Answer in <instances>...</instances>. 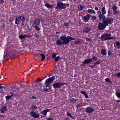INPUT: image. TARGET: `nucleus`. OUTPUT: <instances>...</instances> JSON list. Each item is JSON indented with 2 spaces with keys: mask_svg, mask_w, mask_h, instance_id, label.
<instances>
[{
  "mask_svg": "<svg viewBox=\"0 0 120 120\" xmlns=\"http://www.w3.org/2000/svg\"><path fill=\"white\" fill-rule=\"evenodd\" d=\"M70 117L71 118L73 119H74L75 118V117L74 116H72L71 115L70 116Z\"/></svg>",
  "mask_w": 120,
  "mask_h": 120,
  "instance_id": "nucleus-57",
  "label": "nucleus"
},
{
  "mask_svg": "<svg viewBox=\"0 0 120 120\" xmlns=\"http://www.w3.org/2000/svg\"><path fill=\"white\" fill-rule=\"evenodd\" d=\"M77 100L74 98H72L70 101L72 103H74L76 102L77 101Z\"/></svg>",
  "mask_w": 120,
  "mask_h": 120,
  "instance_id": "nucleus-29",
  "label": "nucleus"
},
{
  "mask_svg": "<svg viewBox=\"0 0 120 120\" xmlns=\"http://www.w3.org/2000/svg\"><path fill=\"white\" fill-rule=\"evenodd\" d=\"M67 115L69 116H70L71 115V114L69 112H67Z\"/></svg>",
  "mask_w": 120,
  "mask_h": 120,
  "instance_id": "nucleus-43",
  "label": "nucleus"
},
{
  "mask_svg": "<svg viewBox=\"0 0 120 120\" xmlns=\"http://www.w3.org/2000/svg\"><path fill=\"white\" fill-rule=\"evenodd\" d=\"M66 4L68 5V4H63L61 2L59 1L57 3V7L55 8L57 9L59 8L60 9H64L66 8Z\"/></svg>",
  "mask_w": 120,
  "mask_h": 120,
  "instance_id": "nucleus-2",
  "label": "nucleus"
},
{
  "mask_svg": "<svg viewBox=\"0 0 120 120\" xmlns=\"http://www.w3.org/2000/svg\"><path fill=\"white\" fill-rule=\"evenodd\" d=\"M81 93L82 94H84V95H85V94L86 93L85 91H81Z\"/></svg>",
  "mask_w": 120,
  "mask_h": 120,
  "instance_id": "nucleus-47",
  "label": "nucleus"
},
{
  "mask_svg": "<svg viewBox=\"0 0 120 120\" xmlns=\"http://www.w3.org/2000/svg\"><path fill=\"white\" fill-rule=\"evenodd\" d=\"M84 95L85 96V97L86 98H88V96L86 94V93Z\"/></svg>",
  "mask_w": 120,
  "mask_h": 120,
  "instance_id": "nucleus-53",
  "label": "nucleus"
},
{
  "mask_svg": "<svg viewBox=\"0 0 120 120\" xmlns=\"http://www.w3.org/2000/svg\"><path fill=\"white\" fill-rule=\"evenodd\" d=\"M45 6L46 7H47V8H50L52 7L53 6V5H50L49 4V3H47L45 4Z\"/></svg>",
  "mask_w": 120,
  "mask_h": 120,
  "instance_id": "nucleus-18",
  "label": "nucleus"
},
{
  "mask_svg": "<svg viewBox=\"0 0 120 120\" xmlns=\"http://www.w3.org/2000/svg\"><path fill=\"white\" fill-rule=\"evenodd\" d=\"M91 17V15H88L85 16L84 18V21L86 22H88L90 17Z\"/></svg>",
  "mask_w": 120,
  "mask_h": 120,
  "instance_id": "nucleus-13",
  "label": "nucleus"
},
{
  "mask_svg": "<svg viewBox=\"0 0 120 120\" xmlns=\"http://www.w3.org/2000/svg\"><path fill=\"white\" fill-rule=\"evenodd\" d=\"M64 25L68 27V25L67 23H65L64 24Z\"/></svg>",
  "mask_w": 120,
  "mask_h": 120,
  "instance_id": "nucleus-51",
  "label": "nucleus"
},
{
  "mask_svg": "<svg viewBox=\"0 0 120 120\" xmlns=\"http://www.w3.org/2000/svg\"><path fill=\"white\" fill-rule=\"evenodd\" d=\"M37 58V57L35 56L34 57V59L35 60H36Z\"/></svg>",
  "mask_w": 120,
  "mask_h": 120,
  "instance_id": "nucleus-63",
  "label": "nucleus"
},
{
  "mask_svg": "<svg viewBox=\"0 0 120 120\" xmlns=\"http://www.w3.org/2000/svg\"><path fill=\"white\" fill-rule=\"evenodd\" d=\"M36 98L35 96H32L31 98V99H35Z\"/></svg>",
  "mask_w": 120,
  "mask_h": 120,
  "instance_id": "nucleus-49",
  "label": "nucleus"
},
{
  "mask_svg": "<svg viewBox=\"0 0 120 120\" xmlns=\"http://www.w3.org/2000/svg\"><path fill=\"white\" fill-rule=\"evenodd\" d=\"M25 35H20L19 36V37L20 39H23L25 38Z\"/></svg>",
  "mask_w": 120,
  "mask_h": 120,
  "instance_id": "nucleus-33",
  "label": "nucleus"
},
{
  "mask_svg": "<svg viewBox=\"0 0 120 120\" xmlns=\"http://www.w3.org/2000/svg\"><path fill=\"white\" fill-rule=\"evenodd\" d=\"M89 66L90 67H92V68H94V67L93 66L90 65Z\"/></svg>",
  "mask_w": 120,
  "mask_h": 120,
  "instance_id": "nucleus-61",
  "label": "nucleus"
},
{
  "mask_svg": "<svg viewBox=\"0 0 120 120\" xmlns=\"http://www.w3.org/2000/svg\"><path fill=\"white\" fill-rule=\"evenodd\" d=\"M116 102H120V100H117L116 101Z\"/></svg>",
  "mask_w": 120,
  "mask_h": 120,
  "instance_id": "nucleus-59",
  "label": "nucleus"
},
{
  "mask_svg": "<svg viewBox=\"0 0 120 120\" xmlns=\"http://www.w3.org/2000/svg\"><path fill=\"white\" fill-rule=\"evenodd\" d=\"M4 1L3 0H0V4L3 3H4Z\"/></svg>",
  "mask_w": 120,
  "mask_h": 120,
  "instance_id": "nucleus-45",
  "label": "nucleus"
},
{
  "mask_svg": "<svg viewBox=\"0 0 120 120\" xmlns=\"http://www.w3.org/2000/svg\"><path fill=\"white\" fill-rule=\"evenodd\" d=\"M7 109V107L5 106H4L2 107L1 109V112L4 113V112L6 111Z\"/></svg>",
  "mask_w": 120,
  "mask_h": 120,
  "instance_id": "nucleus-15",
  "label": "nucleus"
},
{
  "mask_svg": "<svg viewBox=\"0 0 120 120\" xmlns=\"http://www.w3.org/2000/svg\"><path fill=\"white\" fill-rule=\"evenodd\" d=\"M90 27H85L83 30V32L85 33H87L90 30Z\"/></svg>",
  "mask_w": 120,
  "mask_h": 120,
  "instance_id": "nucleus-14",
  "label": "nucleus"
},
{
  "mask_svg": "<svg viewBox=\"0 0 120 120\" xmlns=\"http://www.w3.org/2000/svg\"><path fill=\"white\" fill-rule=\"evenodd\" d=\"M88 12L89 13H94L95 14V12L93 10L89 9L87 10Z\"/></svg>",
  "mask_w": 120,
  "mask_h": 120,
  "instance_id": "nucleus-22",
  "label": "nucleus"
},
{
  "mask_svg": "<svg viewBox=\"0 0 120 120\" xmlns=\"http://www.w3.org/2000/svg\"><path fill=\"white\" fill-rule=\"evenodd\" d=\"M95 9L96 10H98V7L97 6L95 7Z\"/></svg>",
  "mask_w": 120,
  "mask_h": 120,
  "instance_id": "nucleus-54",
  "label": "nucleus"
},
{
  "mask_svg": "<svg viewBox=\"0 0 120 120\" xmlns=\"http://www.w3.org/2000/svg\"><path fill=\"white\" fill-rule=\"evenodd\" d=\"M110 36V34H105L101 36V39L102 41L109 40V37Z\"/></svg>",
  "mask_w": 120,
  "mask_h": 120,
  "instance_id": "nucleus-8",
  "label": "nucleus"
},
{
  "mask_svg": "<svg viewBox=\"0 0 120 120\" xmlns=\"http://www.w3.org/2000/svg\"><path fill=\"white\" fill-rule=\"evenodd\" d=\"M98 17L99 18V19L103 22L104 21L105 19V17L104 14H101L100 15H99L98 16Z\"/></svg>",
  "mask_w": 120,
  "mask_h": 120,
  "instance_id": "nucleus-12",
  "label": "nucleus"
},
{
  "mask_svg": "<svg viewBox=\"0 0 120 120\" xmlns=\"http://www.w3.org/2000/svg\"><path fill=\"white\" fill-rule=\"evenodd\" d=\"M51 110L50 109H48L46 110H44L42 111L41 113L44 115H46L47 112Z\"/></svg>",
  "mask_w": 120,
  "mask_h": 120,
  "instance_id": "nucleus-16",
  "label": "nucleus"
},
{
  "mask_svg": "<svg viewBox=\"0 0 120 120\" xmlns=\"http://www.w3.org/2000/svg\"><path fill=\"white\" fill-rule=\"evenodd\" d=\"M108 16H110L112 14V13L109 10L108 12Z\"/></svg>",
  "mask_w": 120,
  "mask_h": 120,
  "instance_id": "nucleus-41",
  "label": "nucleus"
},
{
  "mask_svg": "<svg viewBox=\"0 0 120 120\" xmlns=\"http://www.w3.org/2000/svg\"><path fill=\"white\" fill-rule=\"evenodd\" d=\"M92 18H91V19L92 21H94L96 19L97 17L96 16H91Z\"/></svg>",
  "mask_w": 120,
  "mask_h": 120,
  "instance_id": "nucleus-32",
  "label": "nucleus"
},
{
  "mask_svg": "<svg viewBox=\"0 0 120 120\" xmlns=\"http://www.w3.org/2000/svg\"><path fill=\"white\" fill-rule=\"evenodd\" d=\"M66 120H69V119L68 118H66Z\"/></svg>",
  "mask_w": 120,
  "mask_h": 120,
  "instance_id": "nucleus-64",
  "label": "nucleus"
},
{
  "mask_svg": "<svg viewBox=\"0 0 120 120\" xmlns=\"http://www.w3.org/2000/svg\"><path fill=\"white\" fill-rule=\"evenodd\" d=\"M25 18L23 16H20L18 18L15 19V23L17 24H18L19 22H22L24 21Z\"/></svg>",
  "mask_w": 120,
  "mask_h": 120,
  "instance_id": "nucleus-4",
  "label": "nucleus"
},
{
  "mask_svg": "<svg viewBox=\"0 0 120 120\" xmlns=\"http://www.w3.org/2000/svg\"><path fill=\"white\" fill-rule=\"evenodd\" d=\"M101 53L103 55L106 54V50L104 49H102L101 52Z\"/></svg>",
  "mask_w": 120,
  "mask_h": 120,
  "instance_id": "nucleus-19",
  "label": "nucleus"
},
{
  "mask_svg": "<svg viewBox=\"0 0 120 120\" xmlns=\"http://www.w3.org/2000/svg\"><path fill=\"white\" fill-rule=\"evenodd\" d=\"M66 35H64L61 36L60 39L57 40L56 43L58 45H66L69 43L70 41L72 40H75V38H73L70 36L66 37Z\"/></svg>",
  "mask_w": 120,
  "mask_h": 120,
  "instance_id": "nucleus-1",
  "label": "nucleus"
},
{
  "mask_svg": "<svg viewBox=\"0 0 120 120\" xmlns=\"http://www.w3.org/2000/svg\"><path fill=\"white\" fill-rule=\"evenodd\" d=\"M60 58V57L58 56L57 57H56L55 59V60L56 62H57L58 60Z\"/></svg>",
  "mask_w": 120,
  "mask_h": 120,
  "instance_id": "nucleus-36",
  "label": "nucleus"
},
{
  "mask_svg": "<svg viewBox=\"0 0 120 120\" xmlns=\"http://www.w3.org/2000/svg\"><path fill=\"white\" fill-rule=\"evenodd\" d=\"M112 52L110 51H109L108 52V54L109 55H111L112 54Z\"/></svg>",
  "mask_w": 120,
  "mask_h": 120,
  "instance_id": "nucleus-44",
  "label": "nucleus"
},
{
  "mask_svg": "<svg viewBox=\"0 0 120 120\" xmlns=\"http://www.w3.org/2000/svg\"><path fill=\"white\" fill-rule=\"evenodd\" d=\"M116 43L117 46H119L120 45V42H116Z\"/></svg>",
  "mask_w": 120,
  "mask_h": 120,
  "instance_id": "nucleus-39",
  "label": "nucleus"
},
{
  "mask_svg": "<svg viewBox=\"0 0 120 120\" xmlns=\"http://www.w3.org/2000/svg\"><path fill=\"white\" fill-rule=\"evenodd\" d=\"M115 13H113V14L114 15H116L117 14L118 15L119 14V11H115Z\"/></svg>",
  "mask_w": 120,
  "mask_h": 120,
  "instance_id": "nucleus-38",
  "label": "nucleus"
},
{
  "mask_svg": "<svg viewBox=\"0 0 120 120\" xmlns=\"http://www.w3.org/2000/svg\"><path fill=\"white\" fill-rule=\"evenodd\" d=\"M113 22V19L112 17H108L105 19L103 22L107 26L108 24H111Z\"/></svg>",
  "mask_w": 120,
  "mask_h": 120,
  "instance_id": "nucleus-3",
  "label": "nucleus"
},
{
  "mask_svg": "<svg viewBox=\"0 0 120 120\" xmlns=\"http://www.w3.org/2000/svg\"><path fill=\"white\" fill-rule=\"evenodd\" d=\"M13 96V95H12L11 96H6L5 98L7 99H9L11 98Z\"/></svg>",
  "mask_w": 120,
  "mask_h": 120,
  "instance_id": "nucleus-30",
  "label": "nucleus"
},
{
  "mask_svg": "<svg viewBox=\"0 0 120 120\" xmlns=\"http://www.w3.org/2000/svg\"><path fill=\"white\" fill-rule=\"evenodd\" d=\"M100 62L99 61H98L95 63L94 64V65H96V64H100Z\"/></svg>",
  "mask_w": 120,
  "mask_h": 120,
  "instance_id": "nucleus-40",
  "label": "nucleus"
},
{
  "mask_svg": "<svg viewBox=\"0 0 120 120\" xmlns=\"http://www.w3.org/2000/svg\"><path fill=\"white\" fill-rule=\"evenodd\" d=\"M65 84V83H64L59 82L53 84L52 86L55 89L59 88L61 87L62 86L64 85Z\"/></svg>",
  "mask_w": 120,
  "mask_h": 120,
  "instance_id": "nucleus-6",
  "label": "nucleus"
},
{
  "mask_svg": "<svg viewBox=\"0 0 120 120\" xmlns=\"http://www.w3.org/2000/svg\"><path fill=\"white\" fill-rule=\"evenodd\" d=\"M107 26L104 23V22L101 23L99 22L98 26V29L100 30H104Z\"/></svg>",
  "mask_w": 120,
  "mask_h": 120,
  "instance_id": "nucleus-5",
  "label": "nucleus"
},
{
  "mask_svg": "<svg viewBox=\"0 0 120 120\" xmlns=\"http://www.w3.org/2000/svg\"><path fill=\"white\" fill-rule=\"evenodd\" d=\"M105 81L106 82H111V81L109 78H106L105 79Z\"/></svg>",
  "mask_w": 120,
  "mask_h": 120,
  "instance_id": "nucleus-31",
  "label": "nucleus"
},
{
  "mask_svg": "<svg viewBox=\"0 0 120 120\" xmlns=\"http://www.w3.org/2000/svg\"><path fill=\"white\" fill-rule=\"evenodd\" d=\"M81 107V105H80V104H78L77 105V107Z\"/></svg>",
  "mask_w": 120,
  "mask_h": 120,
  "instance_id": "nucleus-48",
  "label": "nucleus"
},
{
  "mask_svg": "<svg viewBox=\"0 0 120 120\" xmlns=\"http://www.w3.org/2000/svg\"><path fill=\"white\" fill-rule=\"evenodd\" d=\"M30 114L33 117L35 118H38L39 116V115L38 114L32 111L30 112Z\"/></svg>",
  "mask_w": 120,
  "mask_h": 120,
  "instance_id": "nucleus-9",
  "label": "nucleus"
},
{
  "mask_svg": "<svg viewBox=\"0 0 120 120\" xmlns=\"http://www.w3.org/2000/svg\"><path fill=\"white\" fill-rule=\"evenodd\" d=\"M86 111L87 113H90L93 112L94 111V109L92 108L88 107L86 108Z\"/></svg>",
  "mask_w": 120,
  "mask_h": 120,
  "instance_id": "nucleus-10",
  "label": "nucleus"
},
{
  "mask_svg": "<svg viewBox=\"0 0 120 120\" xmlns=\"http://www.w3.org/2000/svg\"><path fill=\"white\" fill-rule=\"evenodd\" d=\"M113 38V37H109V40L112 39Z\"/></svg>",
  "mask_w": 120,
  "mask_h": 120,
  "instance_id": "nucleus-58",
  "label": "nucleus"
},
{
  "mask_svg": "<svg viewBox=\"0 0 120 120\" xmlns=\"http://www.w3.org/2000/svg\"><path fill=\"white\" fill-rule=\"evenodd\" d=\"M86 40L87 41H89L90 40V38H86Z\"/></svg>",
  "mask_w": 120,
  "mask_h": 120,
  "instance_id": "nucleus-46",
  "label": "nucleus"
},
{
  "mask_svg": "<svg viewBox=\"0 0 120 120\" xmlns=\"http://www.w3.org/2000/svg\"><path fill=\"white\" fill-rule=\"evenodd\" d=\"M55 76H53L52 77L47 79L45 82V85H49L55 79Z\"/></svg>",
  "mask_w": 120,
  "mask_h": 120,
  "instance_id": "nucleus-7",
  "label": "nucleus"
},
{
  "mask_svg": "<svg viewBox=\"0 0 120 120\" xmlns=\"http://www.w3.org/2000/svg\"><path fill=\"white\" fill-rule=\"evenodd\" d=\"M34 36L36 37H39V36L37 34H34Z\"/></svg>",
  "mask_w": 120,
  "mask_h": 120,
  "instance_id": "nucleus-42",
  "label": "nucleus"
},
{
  "mask_svg": "<svg viewBox=\"0 0 120 120\" xmlns=\"http://www.w3.org/2000/svg\"><path fill=\"white\" fill-rule=\"evenodd\" d=\"M33 26L36 30H37L38 31L39 30H40V28H39V27L38 26H37V25H36L35 24H33Z\"/></svg>",
  "mask_w": 120,
  "mask_h": 120,
  "instance_id": "nucleus-23",
  "label": "nucleus"
},
{
  "mask_svg": "<svg viewBox=\"0 0 120 120\" xmlns=\"http://www.w3.org/2000/svg\"><path fill=\"white\" fill-rule=\"evenodd\" d=\"M116 75L118 77H120V73H119L117 74Z\"/></svg>",
  "mask_w": 120,
  "mask_h": 120,
  "instance_id": "nucleus-56",
  "label": "nucleus"
},
{
  "mask_svg": "<svg viewBox=\"0 0 120 120\" xmlns=\"http://www.w3.org/2000/svg\"><path fill=\"white\" fill-rule=\"evenodd\" d=\"M35 23L33 24H34L36 25H39L40 23V20L38 19H36L34 21Z\"/></svg>",
  "mask_w": 120,
  "mask_h": 120,
  "instance_id": "nucleus-20",
  "label": "nucleus"
},
{
  "mask_svg": "<svg viewBox=\"0 0 120 120\" xmlns=\"http://www.w3.org/2000/svg\"><path fill=\"white\" fill-rule=\"evenodd\" d=\"M91 59H92V60L94 61H96L98 60V58L97 57L94 56Z\"/></svg>",
  "mask_w": 120,
  "mask_h": 120,
  "instance_id": "nucleus-25",
  "label": "nucleus"
},
{
  "mask_svg": "<svg viewBox=\"0 0 120 120\" xmlns=\"http://www.w3.org/2000/svg\"><path fill=\"white\" fill-rule=\"evenodd\" d=\"M80 42L79 41H76L75 42V44H78Z\"/></svg>",
  "mask_w": 120,
  "mask_h": 120,
  "instance_id": "nucleus-50",
  "label": "nucleus"
},
{
  "mask_svg": "<svg viewBox=\"0 0 120 120\" xmlns=\"http://www.w3.org/2000/svg\"><path fill=\"white\" fill-rule=\"evenodd\" d=\"M46 86H44L43 90L44 91L46 92H49L50 91V87L49 85H45Z\"/></svg>",
  "mask_w": 120,
  "mask_h": 120,
  "instance_id": "nucleus-11",
  "label": "nucleus"
},
{
  "mask_svg": "<svg viewBox=\"0 0 120 120\" xmlns=\"http://www.w3.org/2000/svg\"><path fill=\"white\" fill-rule=\"evenodd\" d=\"M92 62V59H86L84 62V63L85 64H87Z\"/></svg>",
  "mask_w": 120,
  "mask_h": 120,
  "instance_id": "nucleus-17",
  "label": "nucleus"
},
{
  "mask_svg": "<svg viewBox=\"0 0 120 120\" xmlns=\"http://www.w3.org/2000/svg\"><path fill=\"white\" fill-rule=\"evenodd\" d=\"M37 107V106H35L34 105H33L32 106L31 108L33 109V110H34L36 109Z\"/></svg>",
  "mask_w": 120,
  "mask_h": 120,
  "instance_id": "nucleus-34",
  "label": "nucleus"
},
{
  "mask_svg": "<svg viewBox=\"0 0 120 120\" xmlns=\"http://www.w3.org/2000/svg\"><path fill=\"white\" fill-rule=\"evenodd\" d=\"M83 8V6L80 5L78 7V10L79 11H81L82 10Z\"/></svg>",
  "mask_w": 120,
  "mask_h": 120,
  "instance_id": "nucleus-26",
  "label": "nucleus"
},
{
  "mask_svg": "<svg viewBox=\"0 0 120 120\" xmlns=\"http://www.w3.org/2000/svg\"><path fill=\"white\" fill-rule=\"evenodd\" d=\"M6 58V56H5L4 55V59Z\"/></svg>",
  "mask_w": 120,
  "mask_h": 120,
  "instance_id": "nucleus-62",
  "label": "nucleus"
},
{
  "mask_svg": "<svg viewBox=\"0 0 120 120\" xmlns=\"http://www.w3.org/2000/svg\"><path fill=\"white\" fill-rule=\"evenodd\" d=\"M5 88V87H4L3 86H0V88Z\"/></svg>",
  "mask_w": 120,
  "mask_h": 120,
  "instance_id": "nucleus-60",
  "label": "nucleus"
},
{
  "mask_svg": "<svg viewBox=\"0 0 120 120\" xmlns=\"http://www.w3.org/2000/svg\"><path fill=\"white\" fill-rule=\"evenodd\" d=\"M57 54L58 53H53L52 55V57L53 58H55Z\"/></svg>",
  "mask_w": 120,
  "mask_h": 120,
  "instance_id": "nucleus-27",
  "label": "nucleus"
},
{
  "mask_svg": "<svg viewBox=\"0 0 120 120\" xmlns=\"http://www.w3.org/2000/svg\"><path fill=\"white\" fill-rule=\"evenodd\" d=\"M41 56V61L43 60L45 58V57L44 55L43 54H40Z\"/></svg>",
  "mask_w": 120,
  "mask_h": 120,
  "instance_id": "nucleus-28",
  "label": "nucleus"
},
{
  "mask_svg": "<svg viewBox=\"0 0 120 120\" xmlns=\"http://www.w3.org/2000/svg\"><path fill=\"white\" fill-rule=\"evenodd\" d=\"M98 13L99 14V15H100L101 14H102L101 13V12L100 11H98Z\"/></svg>",
  "mask_w": 120,
  "mask_h": 120,
  "instance_id": "nucleus-55",
  "label": "nucleus"
},
{
  "mask_svg": "<svg viewBox=\"0 0 120 120\" xmlns=\"http://www.w3.org/2000/svg\"><path fill=\"white\" fill-rule=\"evenodd\" d=\"M101 13L102 14H103L104 15L106 14V10L104 7H103L101 9Z\"/></svg>",
  "mask_w": 120,
  "mask_h": 120,
  "instance_id": "nucleus-21",
  "label": "nucleus"
},
{
  "mask_svg": "<svg viewBox=\"0 0 120 120\" xmlns=\"http://www.w3.org/2000/svg\"><path fill=\"white\" fill-rule=\"evenodd\" d=\"M47 120H53L52 118H48Z\"/></svg>",
  "mask_w": 120,
  "mask_h": 120,
  "instance_id": "nucleus-52",
  "label": "nucleus"
},
{
  "mask_svg": "<svg viewBox=\"0 0 120 120\" xmlns=\"http://www.w3.org/2000/svg\"><path fill=\"white\" fill-rule=\"evenodd\" d=\"M43 79H41L40 78L37 79L36 82V83H39V81H41Z\"/></svg>",
  "mask_w": 120,
  "mask_h": 120,
  "instance_id": "nucleus-35",
  "label": "nucleus"
},
{
  "mask_svg": "<svg viewBox=\"0 0 120 120\" xmlns=\"http://www.w3.org/2000/svg\"><path fill=\"white\" fill-rule=\"evenodd\" d=\"M116 94L118 97L120 98V93L119 92L116 93Z\"/></svg>",
  "mask_w": 120,
  "mask_h": 120,
  "instance_id": "nucleus-37",
  "label": "nucleus"
},
{
  "mask_svg": "<svg viewBox=\"0 0 120 120\" xmlns=\"http://www.w3.org/2000/svg\"><path fill=\"white\" fill-rule=\"evenodd\" d=\"M112 8L114 11H116L117 9V8L116 6L115 5H114L112 7Z\"/></svg>",
  "mask_w": 120,
  "mask_h": 120,
  "instance_id": "nucleus-24",
  "label": "nucleus"
}]
</instances>
